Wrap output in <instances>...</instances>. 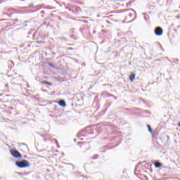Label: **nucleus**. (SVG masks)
<instances>
[{
	"label": "nucleus",
	"mask_w": 180,
	"mask_h": 180,
	"mask_svg": "<svg viewBox=\"0 0 180 180\" xmlns=\"http://www.w3.org/2000/svg\"><path fill=\"white\" fill-rule=\"evenodd\" d=\"M85 22V23H86V21H84Z\"/></svg>",
	"instance_id": "obj_14"
},
{
	"label": "nucleus",
	"mask_w": 180,
	"mask_h": 180,
	"mask_svg": "<svg viewBox=\"0 0 180 180\" xmlns=\"http://www.w3.org/2000/svg\"><path fill=\"white\" fill-rule=\"evenodd\" d=\"M10 153L14 158H22V154L19 151L15 149H11Z\"/></svg>",
	"instance_id": "obj_2"
},
{
	"label": "nucleus",
	"mask_w": 180,
	"mask_h": 180,
	"mask_svg": "<svg viewBox=\"0 0 180 180\" xmlns=\"http://www.w3.org/2000/svg\"><path fill=\"white\" fill-rule=\"evenodd\" d=\"M15 165H17L18 168H29V167H30V162L26 160H23L20 162H16Z\"/></svg>",
	"instance_id": "obj_1"
},
{
	"label": "nucleus",
	"mask_w": 180,
	"mask_h": 180,
	"mask_svg": "<svg viewBox=\"0 0 180 180\" xmlns=\"http://www.w3.org/2000/svg\"><path fill=\"white\" fill-rule=\"evenodd\" d=\"M154 165H155V168H161V167H162V164H161L160 162H155Z\"/></svg>",
	"instance_id": "obj_6"
},
{
	"label": "nucleus",
	"mask_w": 180,
	"mask_h": 180,
	"mask_svg": "<svg viewBox=\"0 0 180 180\" xmlns=\"http://www.w3.org/2000/svg\"><path fill=\"white\" fill-rule=\"evenodd\" d=\"M8 16H9V18H11V14H9V15H8Z\"/></svg>",
	"instance_id": "obj_13"
},
{
	"label": "nucleus",
	"mask_w": 180,
	"mask_h": 180,
	"mask_svg": "<svg viewBox=\"0 0 180 180\" xmlns=\"http://www.w3.org/2000/svg\"><path fill=\"white\" fill-rule=\"evenodd\" d=\"M41 84H46V85H51V83L47 81H42Z\"/></svg>",
	"instance_id": "obj_7"
},
{
	"label": "nucleus",
	"mask_w": 180,
	"mask_h": 180,
	"mask_svg": "<svg viewBox=\"0 0 180 180\" xmlns=\"http://www.w3.org/2000/svg\"><path fill=\"white\" fill-rule=\"evenodd\" d=\"M35 43H36V44H44V42H43L41 41H36Z\"/></svg>",
	"instance_id": "obj_9"
},
{
	"label": "nucleus",
	"mask_w": 180,
	"mask_h": 180,
	"mask_svg": "<svg viewBox=\"0 0 180 180\" xmlns=\"http://www.w3.org/2000/svg\"><path fill=\"white\" fill-rule=\"evenodd\" d=\"M56 103H58V105L62 106V108H65V106H67V103H65L64 100H60V101L56 102Z\"/></svg>",
	"instance_id": "obj_4"
},
{
	"label": "nucleus",
	"mask_w": 180,
	"mask_h": 180,
	"mask_svg": "<svg viewBox=\"0 0 180 180\" xmlns=\"http://www.w3.org/2000/svg\"><path fill=\"white\" fill-rule=\"evenodd\" d=\"M3 14H4V15H8V13H4Z\"/></svg>",
	"instance_id": "obj_12"
},
{
	"label": "nucleus",
	"mask_w": 180,
	"mask_h": 180,
	"mask_svg": "<svg viewBox=\"0 0 180 180\" xmlns=\"http://www.w3.org/2000/svg\"><path fill=\"white\" fill-rule=\"evenodd\" d=\"M148 131H150V133H153V129H151V127L150 125H147Z\"/></svg>",
	"instance_id": "obj_8"
},
{
	"label": "nucleus",
	"mask_w": 180,
	"mask_h": 180,
	"mask_svg": "<svg viewBox=\"0 0 180 180\" xmlns=\"http://www.w3.org/2000/svg\"><path fill=\"white\" fill-rule=\"evenodd\" d=\"M21 1H25V0H21Z\"/></svg>",
	"instance_id": "obj_15"
},
{
	"label": "nucleus",
	"mask_w": 180,
	"mask_h": 180,
	"mask_svg": "<svg viewBox=\"0 0 180 180\" xmlns=\"http://www.w3.org/2000/svg\"><path fill=\"white\" fill-rule=\"evenodd\" d=\"M135 78H136V74L131 73V75H129L130 81H131V82H133V81H134Z\"/></svg>",
	"instance_id": "obj_5"
},
{
	"label": "nucleus",
	"mask_w": 180,
	"mask_h": 180,
	"mask_svg": "<svg viewBox=\"0 0 180 180\" xmlns=\"http://www.w3.org/2000/svg\"><path fill=\"white\" fill-rule=\"evenodd\" d=\"M49 65H50V67H53V63H49Z\"/></svg>",
	"instance_id": "obj_11"
},
{
	"label": "nucleus",
	"mask_w": 180,
	"mask_h": 180,
	"mask_svg": "<svg viewBox=\"0 0 180 180\" xmlns=\"http://www.w3.org/2000/svg\"><path fill=\"white\" fill-rule=\"evenodd\" d=\"M162 33H164V31L160 27H157L155 29V34L156 36H162Z\"/></svg>",
	"instance_id": "obj_3"
},
{
	"label": "nucleus",
	"mask_w": 180,
	"mask_h": 180,
	"mask_svg": "<svg viewBox=\"0 0 180 180\" xmlns=\"http://www.w3.org/2000/svg\"><path fill=\"white\" fill-rule=\"evenodd\" d=\"M79 146L80 148H82V147H85V143H80L79 144Z\"/></svg>",
	"instance_id": "obj_10"
}]
</instances>
